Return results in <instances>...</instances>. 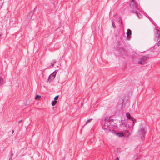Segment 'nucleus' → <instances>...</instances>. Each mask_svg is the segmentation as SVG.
<instances>
[{"label":"nucleus","instance_id":"obj_24","mask_svg":"<svg viewBox=\"0 0 160 160\" xmlns=\"http://www.w3.org/2000/svg\"><path fill=\"white\" fill-rule=\"evenodd\" d=\"M14 130H12V134H13L14 133Z\"/></svg>","mask_w":160,"mask_h":160},{"label":"nucleus","instance_id":"obj_14","mask_svg":"<svg viewBox=\"0 0 160 160\" xmlns=\"http://www.w3.org/2000/svg\"><path fill=\"white\" fill-rule=\"evenodd\" d=\"M3 83V80L0 77V86Z\"/></svg>","mask_w":160,"mask_h":160},{"label":"nucleus","instance_id":"obj_9","mask_svg":"<svg viewBox=\"0 0 160 160\" xmlns=\"http://www.w3.org/2000/svg\"><path fill=\"white\" fill-rule=\"evenodd\" d=\"M132 7L134 9H137V6L136 3L134 2H132Z\"/></svg>","mask_w":160,"mask_h":160},{"label":"nucleus","instance_id":"obj_2","mask_svg":"<svg viewBox=\"0 0 160 160\" xmlns=\"http://www.w3.org/2000/svg\"><path fill=\"white\" fill-rule=\"evenodd\" d=\"M56 73V72L55 71L49 75L48 77V82H50L52 79H53L55 77Z\"/></svg>","mask_w":160,"mask_h":160},{"label":"nucleus","instance_id":"obj_8","mask_svg":"<svg viewBox=\"0 0 160 160\" xmlns=\"http://www.w3.org/2000/svg\"><path fill=\"white\" fill-rule=\"evenodd\" d=\"M116 135H117L119 137H121L122 136H124L123 132H122V133H120V132H117L116 133Z\"/></svg>","mask_w":160,"mask_h":160},{"label":"nucleus","instance_id":"obj_22","mask_svg":"<svg viewBox=\"0 0 160 160\" xmlns=\"http://www.w3.org/2000/svg\"><path fill=\"white\" fill-rule=\"evenodd\" d=\"M122 125H124V126H126V125L125 123H123V122H122Z\"/></svg>","mask_w":160,"mask_h":160},{"label":"nucleus","instance_id":"obj_15","mask_svg":"<svg viewBox=\"0 0 160 160\" xmlns=\"http://www.w3.org/2000/svg\"><path fill=\"white\" fill-rule=\"evenodd\" d=\"M112 25L113 26L114 28H116V27L114 24V22L113 21H112Z\"/></svg>","mask_w":160,"mask_h":160},{"label":"nucleus","instance_id":"obj_23","mask_svg":"<svg viewBox=\"0 0 160 160\" xmlns=\"http://www.w3.org/2000/svg\"><path fill=\"white\" fill-rule=\"evenodd\" d=\"M91 120V119H89V120H88L87 121V123H88V122H89L90 120Z\"/></svg>","mask_w":160,"mask_h":160},{"label":"nucleus","instance_id":"obj_10","mask_svg":"<svg viewBox=\"0 0 160 160\" xmlns=\"http://www.w3.org/2000/svg\"><path fill=\"white\" fill-rule=\"evenodd\" d=\"M134 12H136V13L137 16H138V18H140L141 16L140 13L138 12L137 10H135Z\"/></svg>","mask_w":160,"mask_h":160},{"label":"nucleus","instance_id":"obj_5","mask_svg":"<svg viewBox=\"0 0 160 160\" xmlns=\"http://www.w3.org/2000/svg\"><path fill=\"white\" fill-rule=\"evenodd\" d=\"M126 115L127 117L129 119H131L132 120H133V118L131 117L129 112H127Z\"/></svg>","mask_w":160,"mask_h":160},{"label":"nucleus","instance_id":"obj_21","mask_svg":"<svg viewBox=\"0 0 160 160\" xmlns=\"http://www.w3.org/2000/svg\"><path fill=\"white\" fill-rule=\"evenodd\" d=\"M133 123L134 124L135 123V122H136V121L135 120H134V119H133Z\"/></svg>","mask_w":160,"mask_h":160},{"label":"nucleus","instance_id":"obj_1","mask_svg":"<svg viewBox=\"0 0 160 160\" xmlns=\"http://www.w3.org/2000/svg\"><path fill=\"white\" fill-rule=\"evenodd\" d=\"M148 57L146 56H143L141 57L138 60V63L143 64L145 63Z\"/></svg>","mask_w":160,"mask_h":160},{"label":"nucleus","instance_id":"obj_13","mask_svg":"<svg viewBox=\"0 0 160 160\" xmlns=\"http://www.w3.org/2000/svg\"><path fill=\"white\" fill-rule=\"evenodd\" d=\"M41 98V96L39 95H37L35 98V100H37V99H39L40 98Z\"/></svg>","mask_w":160,"mask_h":160},{"label":"nucleus","instance_id":"obj_20","mask_svg":"<svg viewBox=\"0 0 160 160\" xmlns=\"http://www.w3.org/2000/svg\"><path fill=\"white\" fill-rule=\"evenodd\" d=\"M115 160H119V158L118 157L116 158Z\"/></svg>","mask_w":160,"mask_h":160},{"label":"nucleus","instance_id":"obj_17","mask_svg":"<svg viewBox=\"0 0 160 160\" xmlns=\"http://www.w3.org/2000/svg\"><path fill=\"white\" fill-rule=\"evenodd\" d=\"M123 134H124V135L125 133H128V134L129 133V132H128V131H127V130H125V131H123Z\"/></svg>","mask_w":160,"mask_h":160},{"label":"nucleus","instance_id":"obj_25","mask_svg":"<svg viewBox=\"0 0 160 160\" xmlns=\"http://www.w3.org/2000/svg\"><path fill=\"white\" fill-rule=\"evenodd\" d=\"M12 158V157H11L9 159V160H10L11 159V158Z\"/></svg>","mask_w":160,"mask_h":160},{"label":"nucleus","instance_id":"obj_7","mask_svg":"<svg viewBox=\"0 0 160 160\" xmlns=\"http://www.w3.org/2000/svg\"><path fill=\"white\" fill-rule=\"evenodd\" d=\"M102 128L104 129H107V128L108 127V124L107 123H105V124L103 125H102Z\"/></svg>","mask_w":160,"mask_h":160},{"label":"nucleus","instance_id":"obj_26","mask_svg":"<svg viewBox=\"0 0 160 160\" xmlns=\"http://www.w3.org/2000/svg\"><path fill=\"white\" fill-rule=\"evenodd\" d=\"M132 2H134V0H131Z\"/></svg>","mask_w":160,"mask_h":160},{"label":"nucleus","instance_id":"obj_11","mask_svg":"<svg viewBox=\"0 0 160 160\" xmlns=\"http://www.w3.org/2000/svg\"><path fill=\"white\" fill-rule=\"evenodd\" d=\"M140 133H141L142 135H143L144 134V131L143 129H141L139 131Z\"/></svg>","mask_w":160,"mask_h":160},{"label":"nucleus","instance_id":"obj_16","mask_svg":"<svg viewBox=\"0 0 160 160\" xmlns=\"http://www.w3.org/2000/svg\"><path fill=\"white\" fill-rule=\"evenodd\" d=\"M58 95H57V96H56V97H55L54 98V100L56 101L58 99Z\"/></svg>","mask_w":160,"mask_h":160},{"label":"nucleus","instance_id":"obj_4","mask_svg":"<svg viewBox=\"0 0 160 160\" xmlns=\"http://www.w3.org/2000/svg\"><path fill=\"white\" fill-rule=\"evenodd\" d=\"M156 32H155V37L158 38L160 36V31L158 29H156Z\"/></svg>","mask_w":160,"mask_h":160},{"label":"nucleus","instance_id":"obj_6","mask_svg":"<svg viewBox=\"0 0 160 160\" xmlns=\"http://www.w3.org/2000/svg\"><path fill=\"white\" fill-rule=\"evenodd\" d=\"M33 14V12L31 11L28 14V18L29 19H31Z\"/></svg>","mask_w":160,"mask_h":160},{"label":"nucleus","instance_id":"obj_19","mask_svg":"<svg viewBox=\"0 0 160 160\" xmlns=\"http://www.w3.org/2000/svg\"><path fill=\"white\" fill-rule=\"evenodd\" d=\"M119 22H120L121 23H122V20L121 19H120L119 20Z\"/></svg>","mask_w":160,"mask_h":160},{"label":"nucleus","instance_id":"obj_3","mask_svg":"<svg viewBox=\"0 0 160 160\" xmlns=\"http://www.w3.org/2000/svg\"><path fill=\"white\" fill-rule=\"evenodd\" d=\"M126 34L127 35V39H130V36L131 35V32L130 29H128L127 30Z\"/></svg>","mask_w":160,"mask_h":160},{"label":"nucleus","instance_id":"obj_12","mask_svg":"<svg viewBox=\"0 0 160 160\" xmlns=\"http://www.w3.org/2000/svg\"><path fill=\"white\" fill-rule=\"evenodd\" d=\"M57 102L55 100H53L52 101L51 104L52 106H54L56 103Z\"/></svg>","mask_w":160,"mask_h":160},{"label":"nucleus","instance_id":"obj_18","mask_svg":"<svg viewBox=\"0 0 160 160\" xmlns=\"http://www.w3.org/2000/svg\"><path fill=\"white\" fill-rule=\"evenodd\" d=\"M55 62V61H52L51 62V64H52V67H53V66H54V63Z\"/></svg>","mask_w":160,"mask_h":160}]
</instances>
